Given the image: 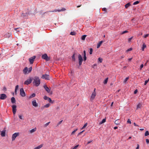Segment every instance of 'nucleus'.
Returning <instances> with one entry per match:
<instances>
[{
	"label": "nucleus",
	"instance_id": "nucleus-1",
	"mask_svg": "<svg viewBox=\"0 0 149 149\" xmlns=\"http://www.w3.org/2000/svg\"><path fill=\"white\" fill-rule=\"evenodd\" d=\"M33 84L34 85L38 86L40 84V79L37 76H35L33 79Z\"/></svg>",
	"mask_w": 149,
	"mask_h": 149
},
{
	"label": "nucleus",
	"instance_id": "nucleus-2",
	"mask_svg": "<svg viewBox=\"0 0 149 149\" xmlns=\"http://www.w3.org/2000/svg\"><path fill=\"white\" fill-rule=\"evenodd\" d=\"M32 69V67H30L29 68L27 67H25L23 70L24 74H28L30 73Z\"/></svg>",
	"mask_w": 149,
	"mask_h": 149
},
{
	"label": "nucleus",
	"instance_id": "nucleus-3",
	"mask_svg": "<svg viewBox=\"0 0 149 149\" xmlns=\"http://www.w3.org/2000/svg\"><path fill=\"white\" fill-rule=\"evenodd\" d=\"M33 80V78L31 77H29V79H27L24 82V84L25 85H28L30 84L31 82Z\"/></svg>",
	"mask_w": 149,
	"mask_h": 149
},
{
	"label": "nucleus",
	"instance_id": "nucleus-4",
	"mask_svg": "<svg viewBox=\"0 0 149 149\" xmlns=\"http://www.w3.org/2000/svg\"><path fill=\"white\" fill-rule=\"evenodd\" d=\"M42 58L47 61H49L50 60V58L48 57L47 54H45L42 55Z\"/></svg>",
	"mask_w": 149,
	"mask_h": 149
},
{
	"label": "nucleus",
	"instance_id": "nucleus-5",
	"mask_svg": "<svg viewBox=\"0 0 149 149\" xmlns=\"http://www.w3.org/2000/svg\"><path fill=\"white\" fill-rule=\"evenodd\" d=\"M44 99L45 100H47L49 103H53L54 102V101H52L50 98L47 97L46 95L44 96Z\"/></svg>",
	"mask_w": 149,
	"mask_h": 149
},
{
	"label": "nucleus",
	"instance_id": "nucleus-6",
	"mask_svg": "<svg viewBox=\"0 0 149 149\" xmlns=\"http://www.w3.org/2000/svg\"><path fill=\"white\" fill-rule=\"evenodd\" d=\"M65 10H66L65 8H61V9L60 10L55 9V10H54L53 11H49L47 12H57V11L58 12H61V11H65Z\"/></svg>",
	"mask_w": 149,
	"mask_h": 149
},
{
	"label": "nucleus",
	"instance_id": "nucleus-7",
	"mask_svg": "<svg viewBox=\"0 0 149 149\" xmlns=\"http://www.w3.org/2000/svg\"><path fill=\"white\" fill-rule=\"evenodd\" d=\"M78 57L79 61V65H81L82 64L83 59L81 56L80 54L78 55Z\"/></svg>",
	"mask_w": 149,
	"mask_h": 149
},
{
	"label": "nucleus",
	"instance_id": "nucleus-8",
	"mask_svg": "<svg viewBox=\"0 0 149 149\" xmlns=\"http://www.w3.org/2000/svg\"><path fill=\"white\" fill-rule=\"evenodd\" d=\"M43 87L46 91L48 93H50L51 94H52V93L51 92L50 89L46 85H44Z\"/></svg>",
	"mask_w": 149,
	"mask_h": 149
},
{
	"label": "nucleus",
	"instance_id": "nucleus-9",
	"mask_svg": "<svg viewBox=\"0 0 149 149\" xmlns=\"http://www.w3.org/2000/svg\"><path fill=\"white\" fill-rule=\"evenodd\" d=\"M36 58V56H33L29 58V61L31 64H32L33 63Z\"/></svg>",
	"mask_w": 149,
	"mask_h": 149
},
{
	"label": "nucleus",
	"instance_id": "nucleus-10",
	"mask_svg": "<svg viewBox=\"0 0 149 149\" xmlns=\"http://www.w3.org/2000/svg\"><path fill=\"white\" fill-rule=\"evenodd\" d=\"M19 135V133H15L13 134L12 136V140L14 141L15 138Z\"/></svg>",
	"mask_w": 149,
	"mask_h": 149
},
{
	"label": "nucleus",
	"instance_id": "nucleus-11",
	"mask_svg": "<svg viewBox=\"0 0 149 149\" xmlns=\"http://www.w3.org/2000/svg\"><path fill=\"white\" fill-rule=\"evenodd\" d=\"M41 78L43 79H45L46 80H49V76L48 74H43Z\"/></svg>",
	"mask_w": 149,
	"mask_h": 149
},
{
	"label": "nucleus",
	"instance_id": "nucleus-12",
	"mask_svg": "<svg viewBox=\"0 0 149 149\" xmlns=\"http://www.w3.org/2000/svg\"><path fill=\"white\" fill-rule=\"evenodd\" d=\"M20 94L23 97L25 96V93L23 88H21L20 89Z\"/></svg>",
	"mask_w": 149,
	"mask_h": 149
},
{
	"label": "nucleus",
	"instance_id": "nucleus-13",
	"mask_svg": "<svg viewBox=\"0 0 149 149\" xmlns=\"http://www.w3.org/2000/svg\"><path fill=\"white\" fill-rule=\"evenodd\" d=\"M16 107V106L15 105H13L12 106L13 112L14 115H15L17 111Z\"/></svg>",
	"mask_w": 149,
	"mask_h": 149
},
{
	"label": "nucleus",
	"instance_id": "nucleus-14",
	"mask_svg": "<svg viewBox=\"0 0 149 149\" xmlns=\"http://www.w3.org/2000/svg\"><path fill=\"white\" fill-rule=\"evenodd\" d=\"M96 93H92L91 95L90 98V100L91 101H92L95 98L96 95Z\"/></svg>",
	"mask_w": 149,
	"mask_h": 149
},
{
	"label": "nucleus",
	"instance_id": "nucleus-15",
	"mask_svg": "<svg viewBox=\"0 0 149 149\" xmlns=\"http://www.w3.org/2000/svg\"><path fill=\"white\" fill-rule=\"evenodd\" d=\"M7 97L6 95L5 94H2L0 95V99L1 100H5Z\"/></svg>",
	"mask_w": 149,
	"mask_h": 149
},
{
	"label": "nucleus",
	"instance_id": "nucleus-16",
	"mask_svg": "<svg viewBox=\"0 0 149 149\" xmlns=\"http://www.w3.org/2000/svg\"><path fill=\"white\" fill-rule=\"evenodd\" d=\"M32 103L33 105L35 107H37L38 106V104L37 103L36 100H34L32 101Z\"/></svg>",
	"mask_w": 149,
	"mask_h": 149
},
{
	"label": "nucleus",
	"instance_id": "nucleus-17",
	"mask_svg": "<svg viewBox=\"0 0 149 149\" xmlns=\"http://www.w3.org/2000/svg\"><path fill=\"white\" fill-rule=\"evenodd\" d=\"M6 130L5 129V128L4 129V130L2 131L1 132V135L2 136H4L6 135Z\"/></svg>",
	"mask_w": 149,
	"mask_h": 149
},
{
	"label": "nucleus",
	"instance_id": "nucleus-18",
	"mask_svg": "<svg viewBox=\"0 0 149 149\" xmlns=\"http://www.w3.org/2000/svg\"><path fill=\"white\" fill-rule=\"evenodd\" d=\"M142 103L140 102L137 105L136 109H140L142 107Z\"/></svg>",
	"mask_w": 149,
	"mask_h": 149
},
{
	"label": "nucleus",
	"instance_id": "nucleus-19",
	"mask_svg": "<svg viewBox=\"0 0 149 149\" xmlns=\"http://www.w3.org/2000/svg\"><path fill=\"white\" fill-rule=\"evenodd\" d=\"M43 144H41L40 145L34 148L33 149H40L43 147Z\"/></svg>",
	"mask_w": 149,
	"mask_h": 149
},
{
	"label": "nucleus",
	"instance_id": "nucleus-20",
	"mask_svg": "<svg viewBox=\"0 0 149 149\" xmlns=\"http://www.w3.org/2000/svg\"><path fill=\"white\" fill-rule=\"evenodd\" d=\"M15 98L13 97H12L11 98V102L13 103V104L15 103Z\"/></svg>",
	"mask_w": 149,
	"mask_h": 149
},
{
	"label": "nucleus",
	"instance_id": "nucleus-21",
	"mask_svg": "<svg viewBox=\"0 0 149 149\" xmlns=\"http://www.w3.org/2000/svg\"><path fill=\"white\" fill-rule=\"evenodd\" d=\"M105 122H106V119H105V118L103 119V120H102V121L99 123V125H101V124H102L104 123Z\"/></svg>",
	"mask_w": 149,
	"mask_h": 149
},
{
	"label": "nucleus",
	"instance_id": "nucleus-22",
	"mask_svg": "<svg viewBox=\"0 0 149 149\" xmlns=\"http://www.w3.org/2000/svg\"><path fill=\"white\" fill-rule=\"evenodd\" d=\"M36 128H34L33 129H32L30 131V133H32L34 132H35L36 131Z\"/></svg>",
	"mask_w": 149,
	"mask_h": 149
},
{
	"label": "nucleus",
	"instance_id": "nucleus-23",
	"mask_svg": "<svg viewBox=\"0 0 149 149\" xmlns=\"http://www.w3.org/2000/svg\"><path fill=\"white\" fill-rule=\"evenodd\" d=\"M130 6V3H128L125 5V8H127Z\"/></svg>",
	"mask_w": 149,
	"mask_h": 149
},
{
	"label": "nucleus",
	"instance_id": "nucleus-24",
	"mask_svg": "<svg viewBox=\"0 0 149 149\" xmlns=\"http://www.w3.org/2000/svg\"><path fill=\"white\" fill-rule=\"evenodd\" d=\"M36 96V94L34 93H33L31 94L29 97V98H32L35 97Z\"/></svg>",
	"mask_w": 149,
	"mask_h": 149
},
{
	"label": "nucleus",
	"instance_id": "nucleus-25",
	"mask_svg": "<svg viewBox=\"0 0 149 149\" xmlns=\"http://www.w3.org/2000/svg\"><path fill=\"white\" fill-rule=\"evenodd\" d=\"M102 42H103L102 41H100L99 42V43L97 44V48H98L100 47V45L102 44Z\"/></svg>",
	"mask_w": 149,
	"mask_h": 149
},
{
	"label": "nucleus",
	"instance_id": "nucleus-26",
	"mask_svg": "<svg viewBox=\"0 0 149 149\" xmlns=\"http://www.w3.org/2000/svg\"><path fill=\"white\" fill-rule=\"evenodd\" d=\"M19 87V86L18 85H17L15 86V94H16L17 92V90L18 89Z\"/></svg>",
	"mask_w": 149,
	"mask_h": 149
},
{
	"label": "nucleus",
	"instance_id": "nucleus-27",
	"mask_svg": "<svg viewBox=\"0 0 149 149\" xmlns=\"http://www.w3.org/2000/svg\"><path fill=\"white\" fill-rule=\"evenodd\" d=\"M146 47V45L144 43L143 45V47L142 48V50L143 51H144V49Z\"/></svg>",
	"mask_w": 149,
	"mask_h": 149
},
{
	"label": "nucleus",
	"instance_id": "nucleus-28",
	"mask_svg": "<svg viewBox=\"0 0 149 149\" xmlns=\"http://www.w3.org/2000/svg\"><path fill=\"white\" fill-rule=\"evenodd\" d=\"M108 78L107 77V78H106V79L104 80V81L103 82V83L104 84H107V82L108 81Z\"/></svg>",
	"mask_w": 149,
	"mask_h": 149
},
{
	"label": "nucleus",
	"instance_id": "nucleus-29",
	"mask_svg": "<svg viewBox=\"0 0 149 149\" xmlns=\"http://www.w3.org/2000/svg\"><path fill=\"white\" fill-rule=\"evenodd\" d=\"M50 106V104L48 103L44 105V107L45 108H48Z\"/></svg>",
	"mask_w": 149,
	"mask_h": 149
},
{
	"label": "nucleus",
	"instance_id": "nucleus-30",
	"mask_svg": "<svg viewBox=\"0 0 149 149\" xmlns=\"http://www.w3.org/2000/svg\"><path fill=\"white\" fill-rule=\"evenodd\" d=\"M86 36V35H84L82 36L81 38V39L83 40H84Z\"/></svg>",
	"mask_w": 149,
	"mask_h": 149
},
{
	"label": "nucleus",
	"instance_id": "nucleus-31",
	"mask_svg": "<svg viewBox=\"0 0 149 149\" xmlns=\"http://www.w3.org/2000/svg\"><path fill=\"white\" fill-rule=\"evenodd\" d=\"M120 122L118 120H117L115 122V123L116 124L118 125L120 123Z\"/></svg>",
	"mask_w": 149,
	"mask_h": 149
},
{
	"label": "nucleus",
	"instance_id": "nucleus-32",
	"mask_svg": "<svg viewBox=\"0 0 149 149\" xmlns=\"http://www.w3.org/2000/svg\"><path fill=\"white\" fill-rule=\"evenodd\" d=\"M72 59L73 61H75L74 54L72 56Z\"/></svg>",
	"mask_w": 149,
	"mask_h": 149
},
{
	"label": "nucleus",
	"instance_id": "nucleus-33",
	"mask_svg": "<svg viewBox=\"0 0 149 149\" xmlns=\"http://www.w3.org/2000/svg\"><path fill=\"white\" fill-rule=\"evenodd\" d=\"M149 135V133L148 131H147L145 133V136H147Z\"/></svg>",
	"mask_w": 149,
	"mask_h": 149
},
{
	"label": "nucleus",
	"instance_id": "nucleus-34",
	"mask_svg": "<svg viewBox=\"0 0 149 149\" xmlns=\"http://www.w3.org/2000/svg\"><path fill=\"white\" fill-rule=\"evenodd\" d=\"M70 34L71 35H72V36H74V35H75L76 33L75 32H74V31L71 32V33H70Z\"/></svg>",
	"mask_w": 149,
	"mask_h": 149
},
{
	"label": "nucleus",
	"instance_id": "nucleus-35",
	"mask_svg": "<svg viewBox=\"0 0 149 149\" xmlns=\"http://www.w3.org/2000/svg\"><path fill=\"white\" fill-rule=\"evenodd\" d=\"M129 79V77H126L123 81L124 83H125L126 81H127V80Z\"/></svg>",
	"mask_w": 149,
	"mask_h": 149
},
{
	"label": "nucleus",
	"instance_id": "nucleus-36",
	"mask_svg": "<svg viewBox=\"0 0 149 149\" xmlns=\"http://www.w3.org/2000/svg\"><path fill=\"white\" fill-rule=\"evenodd\" d=\"M78 129L77 128L76 129H75V130H74V131H73L72 132V133H71V134H74L75 133V132L77 131V130Z\"/></svg>",
	"mask_w": 149,
	"mask_h": 149
},
{
	"label": "nucleus",
	"instance_id": "nucleus-37",
	"mask_svg": "<svg viewBox=\"0 0 149 149\" xmlns=\"http://www.w3.org/2000/svg\"><path fill=\"white\" fill-rule=\"evenodd\" d=\"M139 3V1H136L134 2L133 3V4L134 5H136V4H138Z\"/></svg>",
	"mask_w": 149,
	"mask_h": 149
},
{
	"label": "nucleus",
	"instance_id": "nucleus-38",
	"mask_svg": "<svg viewBox=\"0 0 149 149\" xmlns=\"http://www.w3.org/2000/svg\"><path fill=\"white\" fill-rule=\"evenodd\" d=\"M93 50L92 48H90V52L89 53L90 54H92V52H93Z\"/></svg>",
	"mask_w": 149,
	"mask_h": 149
},
{
	"label": "nucleus",
	"instance_id": "nucleus-39",
	"mask_svg": "<svg viewBox=\"0 0 149 149\" xmlns=\"http://www.w3.org/2000/svg\"><path fill=\"white\" fill-rule=\"evenodd\" d=\"M102 10L103 11H104L106 13H107V9H106V8H103L102 9Z\"/></svg>",
	"mask_w": 149,
	"mask_h": 149
},
{
	"label": "nucleus",
	"instance_id": "nucleus-40",
	"mask_svg": "<svg viewBox=\"0 0 149 149\" xmlns=\"http://www.w3.org/2000/svg\"><path fill=\"white\" fill-rule=\"evenodd\" d=\"M103 59L101 58H98V61L102 63V61Z\"/></svg>",
	"mask_w": 149,
	"mask_h": 149
},
{
	"label": "nucleus",
	"instance_id": "nucleus-41",
	"mask_svg": "<svg viewBox=\"0 0 149 149\" xmlns=\"http://www.w3.org/2000/svg\"><path fill=\"white\" fill-rule=\"evenodd\" d=\"M50 123V122H48L47 123H46V124H45V125H44V126L45 127H47L49 124Z\"/></svg>",
	"mask_w": 149,
	"mask_h": 149
},
{
	"label": "nucleus",
	"instance_id": "nucleus-42",
	"mask_svg": "<svg viewBox=\"0 0 149 149\" xmlns=\"http://www.w3.org/2000/svg\"><path fill=\"white\" fill-rule=\"evenodd\" d=\"M149 81V78L148 79V80H146L145 81V83H144V85H146L148 83V82Z\"/></svg>",
	"mask_w": 149,
	"mask_h": 149
},
{
	"label": "nucleus",
	"instance_id": "nucleus-43",
	"mask_svg": "<svg viewBox=\"0 0 149 149\" xmlns=\"http://www.w3.org/2000/svg\"><path fill=\"white\" fill-rule=\"evenodd\" d=\"M133 37V36H132L131 38H129V39H128V41L129 42H131V40L132 39Z\"/></svg>",
	"mask_w": 149,
	"mask_h": 149
},
{
	"label": "nucleus",
	"instance_id": "nucleus-44",
	"mask_svg": "<svg viewBox=\"0 0 149 149\" xmlns=\"http://www.w3.org/2000/svg\"><path fill=\"white\" fill-rule=\"evenodd\" d=\"M79 145H77L75 146L72 149H77V148H78L79 146Z\"/></svg>",
	"mask_w": 149,
	"mask_h": 149
},
{
	"label": "nucleus",
	"instance_id": "nucleus-45",
	"mask_svg": "<svg viewBox=\"0 0 149 149\" xmlns=\"http://www.w3.org/2000/svg\"><path fill=\"white\" fill-rule=\"evenodd\" d=\"M132 48H129L128 49H127L126 51V52H128L129 51H130L132 50Z\"/></svg>",
	"mask_w": 149,
	"mask_h": 149
},
{
	"label": "nucleus",
	"instance_id": "nucleus-46",
	"mask_svg": "<svg viewBox=\"0 0 149 149\" xmlns=\"http://www.w3.org/2000/svg\"><path fill=\"white\" fill-rule=\"evenodd\" d=\"M87 125V123L85 124L83 127H82V129L85 128Z\"/></svg>",
	"mask_w": 149,
	"mask_h": 149
},
{
	"label": "nucleus",
	"instance_id": "nucleus-47",
	"mask_svg": "<svg viewBox=\"0 0 149 149\" xmlns=\"http://www.w3.org/2000/svg\"><path fill=\"white\" fill-rule=\"evenodd\" d=\"M25 16H26V14L23 13L22 14V17H24Z\"/></svg>",
	"mask_w": 149,
	"mask_h": 149
},
{
	"label": "nucleus",
	"instance_id": "nucleus-48",
	"mask_svg": "<svg viewBox=\"0 0 149 149\" xmlns=\"http://www.w3.org/2000/svg\"><path fill=\"white\" fill-rule=\"evenodd\" d=\"M128 32V31H124L122 33V34H123L124 33H127Z\"/></svg>",
	"mask_w": 149,
	"mask_h": 149
},
{
	"label": "nucleus",
	"instance_id": "nucleus-49",
	"mask_svg": "<svg viewBox=\"0 0 149 149\" xmlns=\"http://www.w3.org/2000/svg\"><path fill=\"white\" fill-rule=\"evenodd\" d=\"M143 67V64H141L140 66V70H141V69Z\"/></svg>",
	"mask_w": 149,
	"mask_h": 149
},
{
	"label": "nucleus",
	"instance_id": "nucleus-50",
	"mask_svg": "<svg viewBox=\"0 0 149 149\" xmlns=\"http://www.w3.org/2000/svg\"><path fill=\"white\" fill-rule=\"evenodd\" d=\"M146 141L147 144L149 143V139H146Z\"/></svg>",
	"mask_w": 149,
	"mask_h": 149
},
{
	"label": "nucleus",
	"instance_id": "nucleus-51",
	"mask_svg": "<svg viewBox=\"0 0 149 149\" xmlns=\"http://www.w3.org/2000/svg\"><path fill=\"white\" fill-rule=\"evenodd\" d=\"M127 122L128 123H129L130 124H131V121L130 120V119H128V120L127 121Z\"/></svg>",
	"mask_w": 149,
	"mask_h": 149
},
{
	"label": "nucleus",
	"instance_id": "nucleus-52",
	"mask_svg": "<svg viewBox=\"0 0 149 149\" xmlns=\"http://www.w3.org/2000/svg\"><path fill=\"white\" fill-rule=\"evenodd\" d=\"M63 120H62L61 121H60L57 124V126H58L59 125H60V124H61V123L62 122Z\"/></svg>",
	"mask_w": 149,
	"mask_h": 149
},
{
	"label": "nucleus",
	"instance_id": "nucleus-53",
	"mask_svg": "<svg viewBox=\"0 0 149 149\" xmlns=\"http://www.w3.org/2000/svg\"><path fill=\"white\" fill-rule=\"evenodd\" d=\"M149 36V34H146V35H145L144 36V37L145 38H146L148 36Z\"/></svg>",
	"mask_w": 149,
	"mask_h": 149
},
{
	"label": "nucleus",
	"instance_id": "nucleus-54",
	"mask_svg": "<svg viewBox=\"0 0 149 149\" xmlns=\"http://www.w3.org/2000/svg\"><path fill=\"white\" fill-rule=\"evenodd\" d=\"M19 118H20L21 119H23V118H22V116L21 115H19Z\"/></svg>",
	"mask_w": 149,
	"mask_h": 149
},
{
	"label": "nucleus",
	"instance_id": "nucleus-55",
	"mask_svg": "<svg viewBox=\"0 0 149 149\" xmlns=\"http://www.w3.org/2000/svg\"><path fill=\"white\" fill-rule=\"evenodd\" d=\"M138 92V90L137 89L134 92V94H136Z\"/></svg>",
	"mask_w": 149,
	"mask_h": 149
},
{
	"label": "nucleus",
	"instance_id": "nucleus-56",
	"mask_svg": "<svg viewBox=\"0 0 149 149\" xmlns=\"http://www.w3.org/2000/svg\"><path fill=\"white\" fill-rule=\"evenodd\" d=\"M7 35H8V37H9L10 36H11V33H8Z\"/></svg>",
	"mask_w": 149,
	"mask_h": 149
},
{
	"label": "nucleus",
	"instance_id": "nucleus-57",
	"mask_svg": "<svg viewBox=\"0 0 149 149\" xmlns=\"http://www.w3.org/2000/svg\"><path fill=\"white\" fill-rule=\"evenodd\" d=\"M86 59V56H84V60L85 61Z\"/></svg>",
	"mask_w": 149,
	"mask_h": 149
},
{
	"label": "nucleus",
	"instance_id": "nucleus-58",
	"mask_svg": "<svg viewBox=\"0 0 149 149\" xmlns=\"http://www.w3.org/2000/svg\"><path fill=\"white\" fill-rule=\"evenodd\" d=\"M84 131V130L82 131L80 133H78V135H80Z\"/></svg>",
	"mask_w": 149,
	"mask_h": 149
},
{
	"label": "nucleus",
	"instance_id": "nucleus-59",
	"mask_svg": "<svg viewBox=\"0 0 149 149\" xmlns=\"http://www.w3.org/2000/svg\"><path fill=\"white\" fill-rule=\"evenodd\" d=\"M139 144H137V146L136 148V149H139Z\"/></svg>",
	"mask_w": 149,
	"mask_h": 149
},
{
	"label": "nucleus",
	"instance_id": "nucleus-60",
	"mask_svg": "<svg viewBox=\"0 0 149 149\" xmlns=\"http://www.w3.org/2000/svg\"><path fill=\"white\" fill-rule=\"evenodd\" d=\"M132 58H129L128 59V61H130L132 60Z\"/></svg>",
	"mask_w": 149,
	"mask_h": 149
},
{
	"label": "nucleus",
	"instance_id": "nucleus-61",
	"mask_svg": "<svg viewBox=\"0 0 149 149\" xmlns=\"http://www.w3.org/2000/svg\"><path fill=\"white\" fill-rule=\"evenodd\" d=\"M134 125L135 126H139L137 125L135 123H134Z\"/></svg>",
	"mask_w": 149,
	"mask_h": 149
},
{
	"label": "nucleus",
	"instance_id": "nucleus-62",
	"mask_svg": "<svg viewBox=\"0 0 149 149\" xmlns=\"http://www.w3.org/2000/svg\"><path fill=\"white\" fill-rule=\"evenodd\" d=\"M92 141V140H91L90 141H88V142L87 143V144H88L89 143H90Z\"/></svg>",
	"mask_w": 149,
	"mask_h": 149
},
{
	"label": "nucleus",
	"instance_id": "nucleus-63",
	"mask_svg": "<svg viewBox=\"0 0 149 149\" xmlns=\"http://www.w3.org/2000/svg\"><path fill=\"white\" fill-rule=\"evenodd\" d=\"M97 65L96 64H94L93 65V68H94V67L96 66Z\"/></svg>",
	"mask_w": 149,
	"mask_h": 149
},
{
	"label": "nucleus",
	"instance_id": "nucleus-64",
	"mask_svg": "<svg viewBox=\"0 0 149 149\" xmlns=\"http://www.w3.org/2000/svg\"><path fill=\"white\" fill-rule=\"evenodd\" d=\"M84 56H86V51L85 50L84 51Z\"/></svg>",
	"mask_w": 149,
	"mask_h": 149
}]
</instances>
